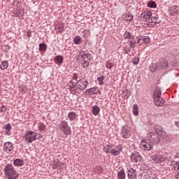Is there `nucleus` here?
Returning a JSON list of instances; mask_svg holds the SVG:
<instances>
[{"label":"nucleus","mask_w":179,"mask_h":179,"mask_svg":"<svg viewBox=\"0 0 179 179\" xmlns=\"http://www.w3.org/2000/svg\"><path fill=\"white\" fill-rule=\"evenodd\" d=\"M132 63L134 64V65H138V64H139V58L135 57L133 59Z\"/></svg>","instance_id":"obj_42"},{"label":"nucleus","mask_w":179,"mask_h":179,"mask_svg":"<svg viewBox=\"0 0 179 179\" xmlns=\"http://www.w3.org/2000/svg\"><path fill=\"white\" fill-rule=\"evenodd\" d=\"M8 64L7 61L2 62L1 69H2V70L6 69V68H8Z\"/></svg>","instance_id":"obj_36"},{"label":"nucleus","mask_w":179,"mask_h":179,"mask_svg":"<svg viewBox=\"0 0 179 179\" xmlns=\"http://www.w3.org/2000/svg\"><path fill=\"white\" fill-rule=\"evenodd\" d=\"M141 17H143L146 23H155L156 18L152 17V12L150 11H144L141 13Z\"/></svg>","instance_id":"obj_5"},{"label":"nucleus","mask_w":179,"mask_h":179,"mask_svg":"<svg viewBox=\"0 0 179 179\" xmlns=\"http://www.w3.org/2000/svg\"><path fill=\"white\" fill-rule=\"evenodd\" d=\"M76 85L78 89H79L80 90H85V89L87 87V85H89V83L83 80H79L77 81Z\"/></svg>","instance_id":"obj_11"},{"label":"nucleus","mask_w":179,"mask_h":179,"mask_svg":"<svg viewBox=\"0 0 179 179\" xmlns=\"http://www.w3.org/2000/svg\"><path fill=\"white\" fill-rule=\"evenodd\" d=\"M116 150H117V152H119L120 153H121V152H122V145H118L116 147Z\"/></svg>","instance_id":"obj_44"},{"label":"nucleus","mask_w":179,"mask_h":179,"mask_svg":"<svg viewBox=\"0 0 179 179\" xmlns=\"http://www.w3.org/2000/svg\"><path fill=\"white\" fill-rule=\"evenodd\" d=\"M176 178L179 179V173L176 176Z\"/></svg>","instance_id":"obj_50"},{"label":"nucleus","mask_w":179,"mask_h":179,"mask_svg":"<svg viewBox=\"0 0 179 179\" xmlns=\"http://www.w3.org/2000/svg\"><path fill=\"white\" fill-rule=\"evenodd\" d=\"M78 57L82 58V66L84 69H86L90 65V55L83 50H80L78 54Z\"/></svg>","instance_id":"obj_4"},{"label":"nucleus","mask_w":179,"mask_h":179,"mask_svg":"<svg viewBox=\"0 0 179 179\" xmlns=\"http://www.w3.org/2000/svg\"><path fill=\"white\" fill-rule=\"evenodd\" d=\"M127 176L125 175V170L124 169H120L117 172V178L118 179H125Z\"/></svg>","instance_id":"obj_17"},{"label":"nucleus","mask_w":179,"mask_h":179,"mask_svg":"<svg viewBox=\"0 0 179 179\" xmlns=\"http://www.w3.org/2000/svg\"><path fill=\"white\" fill-rule=\"evenodd\" d=\"M57 164V166H54V169H59L60 168L59 164H61V162H58Z\"/></svg>","instance_id":"obj_48"},{"label":"nucleus","mask_w":179,"mask_h":179,"mask_svg":"<svg viewBox=\"0 0 179 179\" xmlns=\"http://www.w3.org/2000/svg\"><path fill=\"white\" fill-rule=\"evenodd\" d=\"M59 129L61 131H63V133L66 135H70L71 134V127L68 125V122L66 121L63 120L59 124Z\"/></svg>","instance_id":"obj_6"},{"label":"nucleus","mask_w":179,"mask_h":179,"mask_svg":"<svg viewBox=\"0 0 179 179\" xmlns=\"http://www.w3.org/2000/svg\"><path fill=\"white\" fill-rule=\"evenodd\" d=\"M104 79H105L104 76H101L97 78V80L100 86H101L102 85H104Z\"/></svg>","instance_id":"obj_31"},{"label":"nucleus","mask_w":179,"mask_h":179,"mask_svg":"<svg viewBox=\"0 0 179 179\" xmlns=\"http://www.w3.org/2000/svg\"><path fill=\"white\" fill-rule=\"evenodd\" d=\"M147 5L148 8H157V4H156V2L153 1H148Z\"/></svg>","instance_id":"obj_27"},{"label":"nucleus","mask_w":179,"mask_h":179,"mask_svg":"<svg viewBox=\"0 0 179 179\" xmlns=\"http://www.w3.org/2000/svg\"><path fill=\"white\" fill-rule=\"evenodd\" d=\"M131 46H126L124 48V51L126 52V54H129V52H131Z\"/></svg>","instance_id":"obj_41"},{"label":"nucleus","mask_w":179,"mask_h":179,"mask_svg":"<svg viewBox=\"0 0 179 179\" xmlns=\"http://www.w3.org/2000/svg\"><path fill=\"white\" fill-rule=\"evenodd\" d=\"M73 80H78V74L74 73L72 77Z\"/></svg>","instance_id":"obj_45"},{"label":"nucleus","mask_w":179,"mask_h":179,"mask_svg":"<svg viewBox=\"0 0 179 179\" xmlns=\"http://www.w3.org/2000/svg\"><path fill=\"white\" fill-rule=\"evenodd\" d=\"M132 113H133L134 115H138V114H139V113L138 111V106L136 104H134L133 106Z\"/></svg>","instance_id":"obj_34"},{"label":"nucleus","mask_w":179,"mask_h":179,"mask_svg":"<svg viewBox=\"0 0 179 179\" xmlns=\"http://www.w3.org/2000/svg\"><path fill=\"white\" fill-rule=\"evenodd\" d=\"M173 168L176 171H179V162H173Z\"/></svg>","instance_id":"obj_39"},{"label":"nucleus","mask_w":179,"mask_h":179,"mask_svg":"<svg viewBox=\"0 0 179 179\" xmlns=\"http://www.w3.org/2000/svg\"><path fill=\"white\" fill-rule=\"evenodd\" d=\"M68 117L69 118L70 121H74V120L78 118V115L76 113L71 111L68 114Z\"/></svg>","instance_id":"obj_19"},{"label":"nucleus","mask_w":179,"mask_h":179,"mask_svg":"<svg viewBox=\"0 0 179 179\" xmlns=\"http://www.w3.org/2000/svg\"><path fill=\"white\" fill-rule=\"evenodd\" d=\"M162 96V92L158 89H155L154 92V97H160Z\"/></svg>","instance_id":"obj_32"},{"label":"nucleus","mask_w":179,"mask_h":179,"mask_svg":"<svg viewBox=\"0 0 179 179\" xmlns=\"http://www.w3.org/2000/svg\"><path fill=\"white\" fill-rule=\"evenodd\" d=\"M96 90H97V87H93L90 89L86 90L85 94H93L95 93Z\"/></svg>","instance_id":"obj_21"},{"label":"nucleus","mask_w":179,"mask_h":179,"mask_svg":"<svg viewBox=\"0 0 179 179\" xmlns=\"http://www.w3.org/2000/svg\"><path fill=\"white\" fill-rule=\"evenodd\" d=\"M123 37L125 40H128V41H129V40H131L134 36H132V34L126 31L123 35Z\"/></svg>","instance_id":"obj_26"},{"label":"nucleus","mask_w":179,"mask_h":179,"mask_svg":"<svg viewBox=\"0 0 179 179\" xmlns=\"http://www.w3.org/2000/svg\"><path fill=\"white\" fill-rule=\"evenodd\" d=\"M80 40H82V38L80 36H77L74 38V43L75 44L79 45L80 44Z\"/></svg>","instance_id":"obj_38"},{"label":"nucleus","mask_w":179,"mask_h":179,"mask_svg":"<svg viewBox=\"0 0 179 179\" xmlns=\"http://www.w3.org/2000/svg\"><path fill=\"white\" fill-rule=\"evenodd\" d=\"M5 135H8L10 132L11 127L10 124H6L3 128Z\"/></svg>","instance_id":"obj_25"},{"label":"nucleus","mask_w":179,"mask_h":179,"mask_svg":"<svg viewBox=\"0 0 179 179\" xmlns=\"http://www.w3.org/2000/svg\"><path fill=\"white\" fill-rule=\"evenodd\" d=\"M4 173L8 179H16L19 177V173L15 171V168H13L12 164H8L5 166Z\"/></svg>","instance_id":"obj_3"},{"label":"nucleus","mask_w":179,"mask_h":179,"mask_svg":"<svg viewBox=\"0 0 179 179\" xmlns=\"http://www.w3.org/2000/svg\"><path fill=\"white\" fill-rule=\"evenodd\" d=\"M131 160L133 163H140L142 162V155L138 152H134L131 155Z\"/></svg>","instance_id":"obj_9"},{"label":"nucleus","mask_w":179,"mask_h":179,"mask_svg":"<svg viewBox=\"0 0 179 179\" xmlns=\"http://www.w3.org/2000/svg\"><path fill=\"white\" fill-rule=\"evenodd\" d=\"M154 103L157 107H163V106H164V99L161 96H155Z\"/></svg>","instance_id":"obj_12"},{"label":"nucleus","mask_w":179,"mask_h":179,"mask_svg":"<svg viewBox=\"0 0 179 179\" xmlns=\"http://www.w3.org/2000/svg\"><path fill=\"white\" fill-rule=\"evenodd\" d=\"M92 111L94 115H98L100 113V108L97 106H94L92 107Z\"/></svg>","instance_id":"obj_23"},{"label":"nucleus","mask_w":179,"mask_h":179,"mask_svg":"<svg viewBox=\"0 0 179 179\" xmlns=\"http://www.w3.org/2000/svg\"><path fill=\"white\" fill-rule=\"evenodd\" d=\"M127 177L129 179H136L137 175H136V170L131 168L127 171Z\"/></svg>","instance_id":"obj_13"},{"label":"nucleus","mask_w":179,"mask_h":179,"mask_svg":"<svg viewBox=\"0 0 179 179\" xmlns=\"http://www.w3.org/2000/svg\"><path fill=\"white\" fill-rule=\"evenodd\" d=\"M120 135L122 138H124V139L131 138V130L129 129V127H128V126L122 127Z\"/></svg>","instance_id":"obj_8"},{"label":"nucleus","mask_w":179,"mask_h":179,"mask_svg":"<svg viewBox=\"0 0 179 179\" xmlns=\"http://www.w3.org/2000/svg\"><path fill=\"white\" fill-rule=\"evenodd\" d=\"M159 69H166L169 66V63L167 62V60L162 59L158 63Z\"/></svg>","instance_id":"obj_15"},{"label":"nucleus","mask_w":179,"mask_h":179,"mask_svg":"<svg viewBox=\"0 0 179 179\" xmlns=\"http://www.w3.org/2000/svg\"><path fill=\"white\" fill-rule=\"evenodd\" d=\"M69 90H70L71 92V93H75L73 92V88L75 87V86H76V84L75 83H73V81L71 80L69 83Z\"/></svg>","instance_id":"obj_24"},{"label":"nucleus","mask_w":179,"mask_h":179,"mask_svg":"<svg viewBox=\"0 0 179 179\" xmlns=\"http://www.w3.org/2000/svg\"><path fill=\"white\" fill-rule=\"evenodd\" d=\"M106 68H108V69H111V68H113V66H114V64H113L110 62H107L106 64Z\"/></svg>","instance_id":"obj_40"},{"label":"nucleus","mask_w":179,"mask_h":179,"mask_svg":"<svg viewBox=\"0 0 179 179\" xmlns=\"http://www.w3.org/2000/svg\"><path fill=\"white\" fill-rule=\"evenodd\" d=\"M112 149L113 147L111 145H106L103 148V152H105V153H111Z\"/></svg>","instance_id":"obj_29"},{"label":"nucleus","mask_w":179,"mask_h":179,"mask_svg":"<svg viewBox=\"0 0 179 179\" xmlns=\"http://www.w3.org/2000/svg\"><path fill=\"white\" fill-rule=\"evenodd\" d=\"M138 44V41L136 40V37L134 36L129 41V45L131 48H135V45Z\"/></svg>","instance_id":"obj_16"},{"label":"nucleus","mask_w":179,"mask_h":179,"mask_svg":"<svg viewBox=\"0 0 179 179\" xmlns=\"http://www.w3.org/2000/svg\"><path fill=\"white\" fill-rule=\"evenodd\" d=\"M24 139H25L27 143H33L34 141H37V139H40V138H43V136L40 133H36L31 131H27V134L23 136Z\"/></svg>","instance_id":"obj_2"},{"label":"nucleus","mask_w":179,"mask_h":179,"mask_svg":"<svg viewBox=\"0 0 179 179\" xmlns=\"http://www.w3.org/2000/svg\"><path fill=\"white\" fill-rule=\"evenodd\" d=\"M140 148L143 150H151L152 148H153V145L149 140H142Z\"/></svg>","instance_id":"obj_7"},{"label":"nucleus","mask_w":179,"mask_h":179,"mask_svg":"<svg viewBox=\"0 0 179 179\" xmlns=\"http://www.w3.org/2000/svg\"><path fill=\"white\" fill-rule=\"evenodd\" d=\"M36 1H40V0H36Z\"/></svg>","instance_id":"obj_51"},{"label":"nucleus","mask_w":179,"mask_h":179,"mask_svg":"<svg viewBox=\"0 0 179 179\" xmlns=\"http://www.w3.org/2000/svg\"><path fill=\"white\" fill-rule=\"evenodd\" d=\"M152 160H153V162H155L156 163H157V156H152L151 157Z\"/></svg>","instance_id":"obj_46"},{"label":"nucleus","mask_w":179,"mask_h":179,"mask_svg":"<svg viewBox=\"0 0 179 179\" xmlns=\"http://www.w3.org/2000/svg\"><path fill=\"white\" fill-rule=\"evenodd\" d=\"M46 128V126L44 123L43 122H39L38 124V131H43Z\"/></svg>","instance_id":"obj_28"},{"label":"nucleus","mask_w":179,"mask_h":179,"mask_svg":"<svg viewBox=\"0 0 179 179\" xmlns=\"http://www.w3.org/2000/svg\"><path fill=\"white\" fill-rule=\"evenodd\" d=\"M27 37H31V32L30 31H28L27 32Z\"/></svg>","instance_id":"obj_49"},{"label":"nucleus","mask_w":179,"mask_h":179,"mask_svg":"<svg viewBox=\"0 0 179 179\" xmlns=\"http://www.w3.org/2000/svg\"><path fill=\"white\" fill-rule=\"evenodd\" d=\"M23 160L20 159H16L13 161V164L15 166V167H20L23 166Z\"/></svg>","instance_id":"obj_20"},{"label":"nucleus","mask_w":179,"mask_h":179,"mask_svg":"<svg viewBox=\"0 0 179 179\" xmlns=\"http://www.w3.org/2000/svg\"><path fill=\"white\" fill-rule=\"evenodd\" d=\"M124 93H125V97H126V99H128L129 97V96H131V91H129V90H127L125 92H124Z\"/></svg>","instance_id":"obj_43"},{"label":"nucleus","mask_w":179,"mask_h":179,"mask_svg":"<svg viewBox=\"0 0 179 179\" xmlns=\"http://www.w3.org/2000/svg\"><path fill=\"white\" fill-rule=\"evenodd\" d=\"M47 50V45L44 43L39 44V51H45Z\"/></svg>","instance_id":"obj_35"},{"label":"nucleus","mask_w":179,"mask_h":179,"mask_svg":"<svg viewBox=\"0 0 179 179\" xmlns=\"http://www.w3.org/2000/svg\"><path fill=\"white\" fill-rule=\"evenodd\" d=\"M5 111H6V106H3L1 107V112L5 113Z\"/></svg>","instance_id":"obj_47"},{"label":"nucleus","mask_w":179,"mask_h":179,"mask_svg":"<svg viewBox=\"0 0 179 179\" xmlns=\"http://www.w3.org/2000/svg\"><path fill=\"white\" fill-rule=\"evenodd\" d=\"M158 68L159 67H157V64H152L150 66V72H156V71H157Z\"/></svg>","instance_id":"obj_30"},{"label":"nucleus","mask_w":179,"mask_h":179,"mask_svg":"<svg viewBox=\"0 0 179 179\" xmlns=\"http://www.w3.org/2000/svg\"><path fill=\"white\" fill-rule=\"evenodd\" d=\"M3 150L4 152H6V153H9V152H11V150H13V144L10 142H6L3 145Z\"/></svg>","instance_id":"obj_14"},{"label":"nucleus","mask_w":179,"mask_h":179,"mask_svg":"<svg viewBox=\"0 0 179 179\" xmlns=\"http://www.w3.org/2000/svg\"><path fill=\"white\" fill-rule=\"evenodd\" d=\"M137 44L143 45V44H148L150 41V38L148 36H137L136 37Z\"/></svg>","instance_id":"obj_10"},{"label":"nucleus","mask_w":179,"mask_h":179,"mask_svg":"<svg viewBox=\"0 0 179 179\" xmlns=\"http://www.w3.org/2000/svg\"><path fill=\"white\" fill-rule=\"evenodd\" d=\"M123 19L125 22H132L134 19V16L131 15L130 13H126L123 15Z\"/></svg>","instance_id":"obj_18"},{"label":"nucleus","mask_w":179,"mask_h":179,"mask_svg":"<svg viewBox=\"0 0 179 179\" xmlns=\"http://www.w3.org/2000/svg\"><path fill=\"white\" fill-rule=\"evenodd\" d=\"M164 160H166V158L162 155L157 156V163H162V162H164Z\"/></svg>","instance_id":"obj_33"},{"label":"nucleus","mask_w":179,"mask_h":179,"mask_svg":"<svg viewBox=\"0 0 179 179\" xmlns=\"http://www.w3.org/2000/svg\"><path fill=\"white\" fill-rule=\"evenodd\" d=\"M110 154L113 156H120V152L116 149L112 148Z\"/></svg>","instance_id":"obj_37"},{"label":"nucleus","mask_w":179,"mask_h":179,"mask_svg":"<svg viewBox=\"0 0 179 179\" xmlns=\"http://www.w3.org/2000/svg\"><path fill=\"white\" fill-rule=\"evenodd\" d=\"M159 136H162L164 139H166L167 138V134H166V131H160L158 133H149L147 135V138L148 141L151 143H155L157 144L159 142H160V138Z\"/></svg>","instance_id":"obj_1"},{"label":"nucleus","mask_w":179,"mask_h":179,"mask_svg":"<svg viewBox=\"0 0 179 179\" xmlns=\"http://www.w3.org/2000/svg\"><path fill=\"white\" fill-rule=\"evenodd\" d=\"M55 64H59L64 62V57L61 55H57L55 57Z\"/></svg>","instance_id":"obj_22"}]
</instances>
